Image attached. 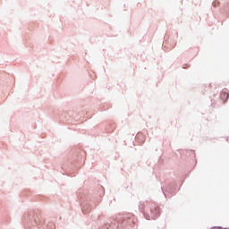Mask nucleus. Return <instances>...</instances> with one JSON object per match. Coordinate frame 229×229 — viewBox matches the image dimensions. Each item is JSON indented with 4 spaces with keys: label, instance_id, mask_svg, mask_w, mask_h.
Wrapping results in <instances>:
<instances>
[{
    "label": "nucleus",
    "instance_id": "3",
    "mask_svg": "<svg viewBox=\"0 0 229 229\" xmlns=\"http://www.w3.org/2000/svg\"><path fill=\"white\" fill-rule=\"evenodd\" d=\"M140 212H144V204L140 205Z\"/></svg>",
    "mask_w": 229,
    "mask_h": 229
},
{
    "label": "nucleus",
    "instance_id": "1",
    "mask_svg": "<svg viewBox=\"0 0 229 229\" xmlns=\"http://www.w3.org/2000/svg\"><path fill=\"white\" fill-rule=\"evenodd\" d=\"M150 212L152 219H157V217L158 216L159 209L157 206H155V204H151Z\"/></svg>",
    "mask_w": 229,
    "mask_h": 229
},
{
    "label": "nucleus",
    "instance_id": "4",
    "mask_svg": "<svg viewBox=\"0 0 229 229\" xmlns=\"http://www.w3.org/2000/svg\"><path fill=\"white\" fill-rule=\"evenodd\" d=\"M139 137H140V134H138L136 138L139 139Z\"/></svg>",
    "mask_w": 229,
    "mask_h": 229
},
{
    "label": "nucleus",
    "instance_id": "2",
    "mask_svg": "<svg viewBox=\"0 0 229 229\" xmlns=\"http://www.w3.org/2000/svg\"><path fill=\"white\" fill-rule=\"evenodd\" d=\"M228 98H229L228 89H223L220 94V98L222 99V101H224V103H226V101H228Z\"/></svg>",
    "mask_w": 229,
    "mask_h": 229
}]
</instances>
